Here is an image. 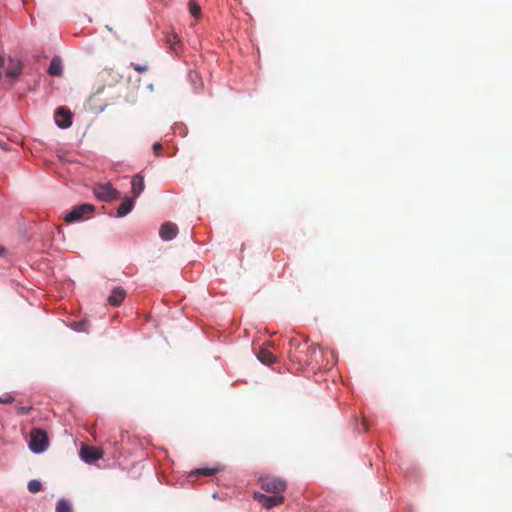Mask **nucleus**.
<instances>
[{"label": "nucleus", "instance_id": "obj_3", "mask_svg": "<svg viewBox=\"0 0 512 512\" xmlns=\"http://www.w3.org/2000/svg\"><path fill=\"white\" fill-rule=\"evenodd\" d=\"M95 196L104 202H110L119 197L120 193L110 183L97 184L94 186Z\"/></svg>", "mask_w": 512, "mask_h": 512}, {"label": "nucleus", "instance_id": "obj_4", "mask_svg": "<svg viewBox=\"0 0 512 512\" xmlns=\"http://www.w3.org/2000/svg\"><path fill=\"white\" fill-rule=\"evenodd\" d=\"M306 363L313 368L323 366V352L319 345L313 344L306 350Z\"/></svg>", "mask_w": 512, "mask_h": 512}, {"label": "nucleus", "instance_id": "obj_14", "mask_svg": "<svg viewBox=\"0 0 512 512\" xmlns=\"http://www.w3.org/2000/svg\"><path fill=\"white\" fill-rule=\"evenodd\" d=\"M133 205H134L133 199L129 198V197H125L117 209V216L124 217L125 215H127L132 210Z\"/></svg>", "mask_w": 512, "mask_h": 512}, {"label": "nucleus", "instance_id": "obj_21", "mask_svg": "<svg viewBox=\"0 0 512 512\" xmlns=\"http://www.w3.org/2000/svg\"><path fill=\"white\" fill-rule=\"evenodd\" d=\"M189 10H190V13L192 14V16H194L195 18H198L201 14L200 6L195 1H192V0L189 3Z\"/></svg>", "mask_w": 512, "mask_h": 512}, {"label": "nucleus", "instance_id": "obj_23", "mask_svg": "<svg viewBox=\"0 0 512 512\" xmlns=\"http://www.w3.org/2000/svg\"><path fill=\"white\" fill-rule=\"evenodd\" d=\"M32 410V406H18L16 407V413L18 415H28Z\"/></svg>", "mask_w": 512, "mask_h": 512}, {"label": "nucleus", "instance_id": "obj_27", "mask_svg": "<svg viewBox=\"0 0 512 512\" xmlns=\"http://www.w3.org/2000/svg\"><path fill=\"white\" fill-rule=\"evenodd\" d=\"M3 252V248L0 247V254Z\"/></svg>", "mask_w": 512, "mask_h": 512}, {"label": "nucleus", "instance_id": "obj_15", "mask_svg": "<svg viewBox=\"0 0 512 512\" xmlns=\"http://www.w3.org/2000/svg\"><path fill=\"white\" fill-rule=\"evenodd\" d=\"M257 358L266 365H271L275 362V356L267 349L262 348L257 354Z\"/></svg>", "mask_w": 512, "mask_h": 512}, {"label": "nucleus", "instance_id": "obj_25", "mask_svg": "<svg viewBox=\"0 0 512 512\" xmlns=\"http://www.w3.org/2000/svg\"><path fill=\"white\" fill-rule=\"evenodd\" d=\"M86 321L74 322L73 328L76 331H86Z\"/></svg>", "mask_w": 512, "mask_h": 512}, {"label": "nucleus", "instance_id": "obj_9", "mask_svg": "<svg viewBox=\"0 0 512 512\" xmlns=\"http://www.w3.org/2000/svg\"><path fill=\"white\" fill-rule=\"evenodd\" d=\"M178 233L177 226L172 222H165L161 225L159 230L160 237L165 240L169 241L176 237Z\"/></svg>", "mask_w": 512, "mask_h": 512}, {"label": "nucleus", "instance_id": "obj_17", "mask_svg": "<svg viewBox=\"0 0 512 512\" xmlns=\"http://www.w3.org/2000/svg\"><path fill=\"white\" fill-rule=\"evenodd\" d=\"M56 512H73L71 503L67 499H60L56 505Z\"/></svg>", "mask_w": 512, "mask_h": 512}, {"label": "nucleus", "instance_id": "obj_18", "mask_svg": "<svg viewBox=\"0 0 512 512\" xmlns=\"http://www.w3.org/2000/svg\"><path fill=\"white\" fill-rule=\"evenodd\" d=\"M189 78L194 85L196 91L200 90L203 87L202 79L198 72L192 71L189 73Z\"/></svg>", "mask_w": 512, "mask_h": 512}, {"label": "nucleus", "instance_id": "obj_5", "mask_svg": "<svg viewBox=\"0 0 512 512\" xmlns=\"http://www.w3.org/2000/svg\"><path fill=\"white\" fill-rule=\"evenodd\" d=\"M104 455V452L101 448L83 445L80 449V457L86 463H94L95 461L101 459Z\"/></svg>", "mask_w": 512, "mask_h": 512}, {"label": "nucleus", "instance_id": "obj_12", "mask_svg": "<svg viewBox=\"0 0 512 512\" xmlns=\"http://www.w3.org/2000/svg\"><path fill=\"white\" fill-rule=\"evenodd\" d=\"M22 72V64L19 60L10 58L6 69V76L10 78L17 77Z\"/></svg>", "mask_w": 512, "mask_h": 512}, {"label": "nucleus", "instance_id": "obj_26", "mask_svg": "<svg viewBox=\"0 0 512 512\" xmlns=\"http://www.w3.org/2000/svg\"><path fill=\"white\" fill-rule=\"evenodd\" d=\"M153 150H154V153H155L157 156H159V155H160V152H161V150H162V145H161L159 142L155 143V144L153 145Z\"/></svg>", "mask_w": 512, "mask_h": 512}, {"label": "nucleus", "instance_id": "obj_20", "mask_svg": "<svg viewBox=\"0 0 512 512\" xmlns=\"http://www.w3.org/2000/svg\"><path fill=\"white\" fill-rule=\"evenodd\" d=\"M28 490L29 492L35 494L42 490V484L38 480H31L28 483Z\"/></svg>", "mask_w": 512, "mask_h": 512}, {"label": "nucleus", "instance_id": "obj_6", "mask_svg": "<svg viewBox=\"0 0 512 512\" xmlns=\"http://www.w3.org/2000/svg\"><path fill=\"white\" fill-rule=\"evenodd\" d=\"M93 211L94 206L91 204H82L76 206L65 216V221L68 223L79 221L85 214H90Z\"/></svg>", "mask_w": 512, "mask_h": 512}, {"label": "nucleus", "instance_id": "obj_22", "mask_svg": "<svg viewBox=\"0 0 512 512\" xmlns=\"http://www.w3.org/2000/svg\"><path fill=\"white\" fill-rule=\"evenodd\" d=\"M131 67L137 71V72H140V73H144V72H147L149 70V65L147 62H144L142 64H139V63H131L130 64Z\"/></svg>", "mask_w": 512, "mask_h": 512}, {"label": "nucleus", "instance_id": "obj_24", "mask_svg": "<svg viewBox=\"0 0 512 512\" xmlns=\"http://www.w3.org/2000/svg\"><path fill=\"white\" fill-rule=\"evenodd\" d=\"M14 397L12 395H10L9 393H5L3 395L0 396V403L2 404H10L12 402H14Z\"/></svg>", "mask_w": 512, "mask_h": 512}, {"label": "nucleus", "instance_id": "obj_19", "mask_svg": "<svg viewBox=\"0 0 512 512\" xmlns=\"http://www.w3.org/2000/svg\"><path fill=\"white\" fill-rule=\"evenodd\" d=\"M167 43L172 50L177 51L180 40L176 34H171L167 36Z\"/></svg>", "mask_w": 512, "mask_h": 512}, {"label": "nucleus", "instance_id": "obj_1", "mask_svg": "<svg viewBox=\"0 0 512 512\" xmlns=\"http://www.w3.org/2000/svg\"><path fill=\"white\" fill-rule=\"evenodd\" d=\"M259 484L262 490L274 495H282L287 488V482L283 478L274 475L261 476Z\"/></svg>", "mask_w": 512, "mask_h": 512}, {"label": "nucleus", "instance_id": "obj_7", "mask_svg": "<svg viewBox=\"0 0 512 512\" xmlns=\"http://www.w3.org/2000/svg\"><path fill=\"white\" fill-rule=\"evenodd\" d=\"M254 498L266 509H271L273 507L279 506L284 502L283 495H265L261 493H255Z\"/></svg>", "mask_w": 512, "mask_h": 512}, {"label": "nucleus", "instance_id": "obj_8", "mask_svg": "<svg viewBox=\"0 0 512 512\" xmlns=\"http://www.w3.org/2000/svg\"><path fill=\"white\" fill-rule=\"evenodd\" d=\"M56 123L60 128H68L72 124V113L65 107L57 108L55 112Z\"/></svg>", "mask_w": 512, "mask_h": 512}, {"label": "nucleus", "instance_id": "obj_2", "mask_svg": "<svg viewBox=\"0 0 512 512\" xmlns=\"http://www.w3.org/2000/svg\"><path fill=\"white\" fill-rule=\"evenodd\" d=\"M48 446L47 433L39 428H33L30 433L29 447L35 453L43 452Z\"/></svg>", "mask_w": 512, "mask_h": 512}, {"label": "nucleus", "instance_id": "obj_11", "mask_svg": "<svg viewBox=\"0 0 512 512\" xmlns=\"http://www.w3.org/2000/svg\"><path fill=\"white\" fill-rule=\"evenodd\" d=\"M131 186L133 197H139L145 188L144 177L141 174L134 175L131 180Z\"/></svg>", "mask_w": 512, "mask_h": 512}, {"label": "nucleus", "instance_id": "obj_13", "mask_svg": "<svg viewBox=\"0 0 512 512\" xmlns=\"http://www.w3.org/2000/svg\"><path fill=\"white\" fill-rule=\"evenodd\" d=\"M48 73L52 76L60 77L63 74L62 62L59 57H54L48 68Z\"/></svg>", "mask_w": 512, "mask_h": 512}, {"label": "nucleus", "instance_id": "obj_10", "mask_svg": "<svg viewBox=\"0 0 512 512\" xmlns=\"http://www.w3.org/2000/svg\"><path fill=\"white\" fill-rule=\"evenodd\" d=\"M127 292L122 287H115L110 296L108 297V303L114 307L119 306L125 299Z\"/></svg>", "mask_w": 512, "mask_h": 512}, {"label": "nucleus", "instance_id": "obj_16", "mask_svg": "<svg viewBox=\"0 0 512 512\" xmlns=\"http://www.w3.org/2000/svg\"><path fill=\"white\" fill-rule=\"evenodd\" d=\"M217 468H201L193 470L190 476H213L217 473Z\"/></svg>", "mask_w": 512, "mask_h": 512}]
</instances>
